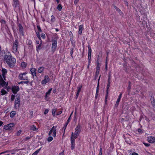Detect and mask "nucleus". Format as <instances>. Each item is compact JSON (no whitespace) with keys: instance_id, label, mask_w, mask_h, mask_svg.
Instances as JSON below:
<instances>
[{"instance_id":"f257e3e1","label":"nucleus","mask_w":155,"mask_h":155,"mask_svg":"<svg viewBox=\"0 0 155 155\" xmlns=\"http://www.w3.org/2000/svg\"><path fill=\"white\" fill-rule=\"evenodd\" d=\"M4 59L6 63L10 68H13L15 66L16 60L11 54L5 55L4 56Z\"/></svg>"},{"instance_id":"f03ea898","label":"nucleus","mask_w":155,"mask_h":155,"mask_svg":"<svg viewBox=\"0 0 155 155\" xmlns=\"http://www.w3.org/2000/svg\"><path fill=\"white\" fill-rule=\"evenodd\" d=\"M19 42L17 39H16L13 42L12 45V52L15 54H17L18 53V45Z\"/></svg>"},{"instance_id":"7ed1b4c3","label":"nucleus","mask_w":155,"mask_h":155,"mask_svg":"<svg viewBox=\"0 0 155 155\" xmlns=\"http://www.w3.org/2000/svg\"><path fill=\"white\" fill-rule=\"evenodd\" d=\"M57 126H53L50 130L48 133L49 135H51L54 137H55L56 134Z\"/></svg>"},{"instance_id":"20e7f679","label":"nucleus","mask_w":155,"mask_h":155,"mask_svg":"<svg viewBox=\"0 0 155 155\" xmlns=\"http://www.w3.org/2000/svg\"><path fill=\"white\" fill-rule=\"evenodd\" d=\"M20 100L19 96H18L16 99L15 102L14 108L17 109L18 108L20 105Z\"/></svg>"},{"instance_id":"39448f33","label":"nucleus","mask_w":155,"mask_h":155,"mask_svg":"<svg viewBox=\"0 0 155 155\" xmlns=\"http://www.w3.org/2000/svg\"><path fill=\"white\" fill-rule=\"evenodd\" d=\"M8 85V83H6L4 80H3L2 76L0 74V87H3L4 86H7Z\"/></svg>"},{"instance_id":"423d86ee","label":"nucleus","mask_w":155,"mask_h":155,"mask_svg":"<svg viewBox=\"0 0 155 155\" xmlns=\"http://www.w3.org/2000/svg\"><path fill=\"white\" fill-rule=\"evenodd\" d=\"M27 73L24 72L21 73L18 76V78L19 79L21 80H27L28 79V77L26 76Z\"/></svg>"},{"instance_id":"0eeeda50","label":"nucleus","mask_w":155,"mask_h":155,"mask_svg":"<svg viewBox=\"0 0 155 155\" xmlns=\"http://www.w3.org/2000/svg\"><path fill=\"white\" fill-rule=\"evenodd\" d=\"M34 28L35 32H36L37 38L35 37V40L36 41V43L37 44H39V41L38 40V38H39V25H37V28L36 29L35 28V26L34 25Z\"/></svg>"},{"instance_id":"6e6552de","label":"nucleus","mask_w":155,"mask_h":155,"mask_svg":"<svg viewBox=\"0 0 155 155\" xmlns=\"http://www.w3.org/2000/svg\"><path fill=\"white\" fill-rule=\"evenodd\" d=\"M14 126V124L13 123L9 124L4 127V128L5 130H11L12 128Z\"/></svg>"},{"instance_id":"1a4fd4ad","label":"nucleus","mask_w":155,"mask_h":155,"mask_svg":"<svg viewBox=\"0 0 155 155\" xmlns=\"http://www.w3.org/2000/svg\"><path fill=\"white\" fill-rule=\"evenodd\" d=\"M18 30L20 34L22 36L24 35V28L21 24H18Z\"/></svg>"},{"instance_id":"9d476101","label":"nucleus","mask_w":155,"mask_h":155,"mask_svg":"<svg viewBox=\"0 0 155 155\" xmlns=\"http://www.w3.org/2000/svg\"><path fill=\"white\" fill-rule=\"evenodd\" d=\"M52 90L51 88H50L46 93L45 99L46 101H48L50 99V96Z\"/></svg>"},{"instance_id":"9b49d317","label":"nucleus","mask_w":155,"mask_h":155,"mask_svg":"<svg viewBox=\"0 0 155 155\" xmlns=\"http://www.w3.org/2000/svg\"><path fill=\"white\" fill-rule=\"evenodd\" d=\"M12 90L13 94H16L19 91V88L18 86H14L12 88Z\"/></svg>"},{"instance_id":"f8f14e48","label":"nucleus","mask_w":155,"mask_h":155,"mask_svg":"<svg viewBox=\"0 0 155 155\" xmlns=\"http://www.w3.org/2000/svg\"><path fill=\"white\" fill-rule=\"evenodd\" d=\"M50 81V79L48 76L45 75L44 76V79L41 81L42 84H45L48 82Z\"/></svg>"},{"instance_id":"ddd939ff","label":"nucleus","mask_w":155,"mask_h":155,"mask_svg":"<svg viewBox=\"0 0 155 155\" xmlns=\"http://www.w3.org/2000/svg\"><path fill=\"white\" fill-rule=\"evenodd\" d=\"M81 132L80 126L79 125H78L75 128V131L74 134L76 136H78L79 134Z\"/></svg>"},{"instance_id":"4468645a","label":"nucleus","mask_w":155,"mask_h":155,"mask_svg":"<svg viewBox=\"0 0 155 155\" xmlns=\"http://www.w3.org/2000/svg\"><path fill=\"white\" fill-rule=\"evenodd\" d=\"M31 73L34 79H35V78H37L36 75V70L35 68H32L30 69Z\"/></svg>"},{"instance_id":"2eb2a0df","label":"nucleus","mask_w":155,"mask_h":155,"mask_svg":"<svg viewBox=\"0 0 155 155\" xmlns=\"http://www.w3.org/2000/svg\"><path fill=\"white\" fill-rule=\"evenodd\" d=\"M73 113V111L71 113L70 116L69 117V118L68 119V120H67L66 122V123L64 125V127L63 128V129L64 130V133L66 127L68 125V124L70 122V121L71 119V114Z\"/></svg>"},{"instance_id":"dca6fc26","label":"nucleus","mask_w":155,"mask_h":155,"mask_svg":"<svg viewBox=\"0 0 155 155\" xmlns=\"http://www.w3.org/2000/svg\"><path fill=\"white\" fill-rule=\"evenodd\" d=\"M148 142L150 143H155V136L149 137L148 138Z\"/></svg>"},{"instance_id":"f3484780","label":"nucleus","mask_w":155,"mask_h":155,"mask_svg":"<svg viewBox=\"0 0 155 155\" xmlns=\"http://www.w3.org/2000/svg\"><path fill=\"white\" fill-rule=\"evenodd\" d=\"M57 41L56 40L53 41L52 46V49L53 51H54L56 49L57 46Z\"/></svg>"},{"instance_id":"a211bd4d","label":"nucleus","mask_w":155,"mask_h":155,"mask_svg":"<svg viewBox=\"0 0 155 155\" xmlns=\"http://www.w3.org/2000/svg\"><path fill=\"white\" fill-rule=\"evenodd\" d=\"M13 5L15 8L19 7V2L18 0H13Z\"/></svg>"},{"instance_id":"6ab92c4d","label":"nucleus","mask_w":155,"mask_h":155,"mask_svg":"<svg viewBox=\"0 0 155 155\" xmlns=\"http://www.w3.org/2000/svg\"><path fill=\"white\" fill-rule=\"evenodd\" d=\"M78 136H76L75 135V134H74L73 132H72L71 134V140H72L75 141V139L77 138Z\"/></svg>"},{"instance_id":"aec40b11","label":"nucleus","mask_w":155,"mask_h":155,"mask_svg":"<svg viewBox=\"0 0 155 155\" xmlns=\"http://www.w3.org/2000/svg\"><path fill=\"white\" fill-rule=\"evenodd\" d=\"M110 86V83H109L107 85V91H106L107 93H106V95L105 96V103H106L107 101V95H108V89L109 88Z\"/></svg>"},{"instance_id":"412c9836","label":"nucleus","mask_w":155,"mask_h":155,"mask_svg":"<svg viewBox=\"0 0 155 155\" xmlns=\"http://www.w3.org/2000/svg\"><path fill=\"white\" fill-rule=\"evenodd\" d=\"M83 29V26L82 25H80L79 27L78 34L81 35Z\"/></svg>"},{"instance_id":"4be33fe9","label":"nucleus","mask_w":155,"mask_h":155,"mask_svg":"<svg viewBox=\"0 0 155 155\" xmlns=\"http://www.w3.org/2000/svg\"><path fill=\"white\" fill-rule=\"evenodd\" d=\"M100 68L98 66V67H97L96 71L95 72V77L97 78L98 75L100 71Z\"/></svg>"},{"instance_id":"5701e85b","label":"nucleus","mask_w":155,"mask_h":155,"mask_svg":"<svg viewBox=\"0 0 155 155\" xmlns=\"http://www.w3.org/2000/svg\"><path fill=\"white\" fill-rule=\"evenodd\" d=\"M122 93H121L119 95V96L118 97V98L117 99V102H116V104H117V105H118V104L119 103L120 101V99L122 97Z\"/></svg>"},{"instance_id":"b1692460","label":"nucleus","mask_w":155,"mask_h":155,"mask_svg":"<svg viewBox=\"0 0 155 155\" xmlns=\"http://www.w3.org/2000/svg\"><path fill=\"white\" fill-rule=\"evenodd\" d=\"M71 140V148L72 150L74 149L75 147V141L72 140Z\"/></svg>"},{"instance_id":"393cba45","label":"nucleus","mask_w":155,"mask_h":155,"mask_svg":"<svg viewBox=\"0 0 155 155\" xmlns=\"http://www.w3.org/2000/svg\"><path fill=\"white\" fill-rule=\"evenodd\" d=\"M2 76L4 77L5 76V74L7 73V71L6 69L2 68Z\"/></svg>"},{"instance_id":"a878e982","label":"nucleus","mask_w":155,"mask_h":155,"mask_svg":"<svg viewBox=\"0 0 155 155\" xmlns=\"http://www.w3.org/2000/svg\"><path fill=\"white\" fill-rule=\"evenodd\" d=\"M82 86L81 84H79L78 85L77 88L78 90H77V93H78L79 94L80 93L81 91V89L82 88Z\"/></svg>"},{"instance_id":"bb28decb","label":"nucleus","mask_w":155,"mask_h":155,"mask_svg":"<svg viewBox=\"0 0 155 155\" xmlns=\"http://www.w3.org/2000/svg\"><path fill=\"white\" fill-rule=\"evenodd\" d=\"M57 110V108H53L52 110V115L53 116H55L56 115V112Z\"/></svg>"},{"instance_id":"cd10ccee","label":"nucleus","mask_w":155,"mask_h":155,"mask_svg":"<svg viewBox=\"0 0 155 155\" xmlns=\"http://www.w3.org/2000/svg\"><path fill=\"white\" fill-rule=\"evenodd\" d=\"M16 113V112L15 111H12L10 113V117L12 118L13 117Z\"/></svg>"},{"instance_id":"c85d7f7f","label":"nucleus","mask_w":155,"mask_h":155,"mask_svg":"<svg viewBox=\"0 0 155 155\" xmlns=\"http://www.w3.org/2000/svg\"><path fill=\"white\" fill-rule=\"evenodd\" d=\"M100 77H101V75H100V77H99V78L98 80L97 85V88L96 92V95L97 94H98V93L99 92V81L100 79Z\"/></svg>"},{"instance_id":"c756f323","label":"nucleus","mask_w":155,"mask_h":155,"mask_svg":"<svg viewBox=\"0 0 155 155\" xmlns=\"http://www.w3.org/2000/svg\"><path fill=\"white\" fill-rule=\"evenodd\" d=\"M69 35L71 41H73L74 36L73 35L71 31H70L69 32Z\"/></svg>"},{"instance_id":"7c9ffc66","label":"nucleus","mask_w":155,"mask_h":155,"mask_svg":"<svg viewBox=\"0 0 155 155\" xmlns=\"http://www.w3.org/2000/svg\"><path fill=\"white\" fill-rule=\"evenodd\" d=\"M1 94L2 95H5V94H7L6 91L4 89H2L1 91Z\"/></svg>"},{"instance_id":"2f4dec72","label":"nucleus","mask_w":155,"mask_h":155,"mask_svg":"<svg viewBox=\"0 0 155 155\" xmlns=\"http://www.w3.org/2000/svg\"><path fill=\"white\" fill-rule=\"evenodd\" d=\"M31 137H26V138H25V139H23L22 140V141L23 142H25L26 141H27L28 140L30 139H31Z\"/></svg>"},{"instance_id":"473e14b6","label":"nucleus","mask_w":155,"mask_h":155,"mask_svg":"<svg viewBox=\"0 0 155 155\" xmlns=\"http://www.w3.org/2000/svg\"><path fill=\"white\" fill-rule=\"evenodd\" d=\"M27 65V64L25 62H22L21 63V66L23 68H25Z\"/></svg>"},{"instance_id":"72a5a7b5","label":"nucleus","mask_w":155,"mask_h":155,"mask_svg":"<svg viewBox=\"0 0 155 155\" xmlns=\"http://www.w3.org/2000/svg\"><path fill=\"white\" fill-rule=\"evenodd\" d=\"M31 129L33 130H38V128H37L34 125H32L31 126Z\"/></svg>"},{"instance_id":"f704fd0d","label":"nucleus","mask_w":155,"mask_h":155,"mask_svg":"<svg viewBox=\"0 0 155 155\" xmlns=\"http://www.w3.org/2000/svg\"><path fill=\"white\" fill-rule=\"evenodd\" d=\"M53 140V138L51 136H49L47 139V140L49 142H51Z\"/></svg>"},{"instance_id":"c9c22d12","label":"nucleus","mask_w":155,"mask_h":155,"mask_svg":"<svg viewBox=\"0 0 155 155\" xmlns=\"http://www.w3.org/2000/svg\"><path fill=\"white\" fill-rule=\"evenodd\" d=\"M88 54L91 55V47L90 46H88Z\"/></svg>"},{"instance_id":"e433bc0d","label":"nucleus","mask_w":155,"mask_h":155,"mask_svg":"<svg viewBox=\"0 0 155 155\" xmlns=\"http://www.w3.org/2000/svg\"><path fill=\"white\" fill-rule=\"evenodd\" d=\"M151 101L153 106H154L155 105V100L153 98H151Z\"/></svg>"},{"instance_id":"4c0bfd02","label":"nucleus","mask_w":155,"mask_h":155,"mask_svg":"<svg viewBox=\"0 0 155 155\" xmlns=\"http://www.w3.org/2000/svg\"><path fill=\"white\" fill-rule=\"evenodd\" d=\"M51 21L52 22H54L55 21V18L52 15L51 16Z\"/></svg>"},{"instance_id":"58836bf2","label":"nucleus","mask_w":155,"mask_h":155,"mask_svg":"<svg viewBox=\"0 0 155 155\" xmlns=\"http://www.w3.org/2000/svg\"><path fill=\"white\" fill-rule=\"evenodd\" d=\"M27 43L29 45H31L32 43V41L31 40L28 39L27 40Z\"/></svg>"},{"instance_id":"ea45409f","label":"nucleus","mask_w":155,"mask_h":155,"mask_svg":"<svg viewBox=\"0 0 155 155\" xmlns=\"http://www.w3.org/2000/svg\"><path fill=\"white\" fill-rule=\"evenodd\" d=\"M57 8L59 11H61L62 9V7L61 5L60 4H59L57 7Z\"/></svg>"},{"instance_id":"a19ab883","label":"nucleus","mask_w":155,"mask_h":155,"mask_svg":"<svg viewBox=\"0 0 155 155\" xmlns=\"http://www.w3.org/2000/svg\"><path fill=\"white\" fill-rule=\"evenodd\" d=\"M15 96L13 94H12L11 95V101H13L15 99Z\"/></svg>"},{"instance_id":"79ce46f5","label":"nucleus","mask_w":155,"mask_h":155,"mask_svg":"<svg viewBox=\"0 0 155 155\" xmlns=\"http://www.w3.org/2000/svg\"><path fill=\"white\" fill-rule=\"evenodd\" d=\"M39 152V149L37 150L36 151L34 152L31 155H37Z\"/></svg>"},{"instance_id":"37998d69","label":"nucleus","mask_w":155,"mask_h":155,"mask_svg":"<svg viewBox=\"0 0 155 155\" xmlns=\"http://www.w3.org/2000/svg\"><path fill=\"white\" fill-rule=\"evenodd\" d=\"M44 68L43 67H41L39 68V73H41L44 70Z\"/></svg>"},{"instance_id":"c03bdc74","label":"nucleus","mask_w":155,"mask_h":155,"mask_svg":"<svg viewBox=\"0 0 155 155\" xmlns=\"http://www.w3.org/2000/svg\"><path fill=\"white\" fill-rule=\"evenodd\" d=\"M41 37L42 38L44 39L45 38V34H44V33L41 34Z\"/></svg>"},{"instance_id":"a18cd8bd","label":"nucleus","mask_w":155,"mask_h":155,"mask_svg":"<svg viewBox=\"0 0 155 155\" xmlns=\"http://www.w3.org/2000/svg\"><path fill=\"white\" fill-rule=\"evenodd\" d=\"M0 21H1V23L2 24H5L6 23L5 21L3 19H2Z\"/></svg>"},{"instance_id":"49530a36","label":"nucleus","mask_w":155,"mask_h":155,"mask_svg":"<svg viewBox=\"0 0 155 155\" xmlns=\"http://www.w3.org/2000/svg\"><path fill=\"white\" fill-rule=\"evenodd\" d=\"M21 130H19L18 131L17 133V135L18 136L20 135V134H21Z\"/></svg>"},{"instance_id":"de8ad7c7","label":"nucleus","mask_w":155,"mask_h":155,"mask_svg":"<svg viewBox=\"0 0 155 155\" xmlns=\"http://www.w3.org/2000/svg\"><path fill=\"white\" fill-rule=\"evenodd\" d=\"M102 149L101 148H100V152L99 155H102Z\"/></svg>"},{"instance_id":"09e8293b","label":"nucleus","mask_w":155,"mask_h":155,"mask_svg":"<svg viewBox=\"0 0 155 155\" xmlns=\"http://www.w3.org/2000/svg\"><path fill=\"white\" fill-rule=\"evenodd\" d=\"M62 113V110H60L58 112L57 114L56 115H58L61 114Z\"/></svg>"},{"instance_id":"8fccbe9b","label":"nucleus","mask_w":155,"mask_h":155,"mask_svg":"<svg viewBox=\"0 0 155 155\" xmlns=\"http://www.w3.org/2000/svg\"><path fill=\"white\" fill-rule=\"evenodd\" d=\"M97 67H98H98H100V64H99V62L98 60H97Z\"/></svg>"},{"instance_id":"3c124183","label":"nucleus","mask_w":155,"mask_h":155,"mask_svg":"<svg viewBox=\"0 0 155 155\" xmlns=\"http://www.w3.org/2000/svg\"><path fill=\"white\" fill-rule=\"evenodd\" d=\"M48 109H46V110H45L44 112V114H46L48 113Z\"/></svg>"},{"instance_id":"603ef678","label":"nucleus","mask_w":155,"mask_h":155,"mask_svg":"<svg viewBox=\"0 0 155 155\" xmlns=\"http://www.w3.org/2000/svg\"><path fill=\"white\" fill-rule=\"evenodd\" d=\"M79 0H75L74 2V4L75 5H76L79 2Z\"/></svg>"},{"instance_id":"864d4df0","label":"nucleus","mask_w":155,"mask_h":155,"mask_svg":"<svg viewBox=\"0 0 155 155\" xmlns=\"http://www.w3.org/2000/svg\"><path fill=\"white\" fill-rule=\"evenodd\" d=\"M91 55L88 54V59L89 61H91Z\"/></svg>"},{"instance_id":"5fc2aeb1","label":"nucleus","mask_w":155,"mask_h":155,"mask_svg":"<svg viewBox=\"0 0 155 155\" xmlns=\"http://www.w3.org/2000/svg\"><path fill=\"white\" fill-rule=\"evenodd\" d=\"M107 58H106V69H107Z\"/></svg>"},{"instance_id":"6e6d98bb","label":"nucleus","mask_w":155,"mask_h":155,"mask_svg":"<svg viewBox=\"0 0 155 155\" xmlns=\"http://www.w3.org/2000/svg\"><path fill=\"white\" fill-rule=\"evenodd\" d=\"M9 152V151L7 150V151H4V152H2L1 153V154H3V153H7L8 152Z\"/></svg>"},{"instance_id":"4d7b16f0","label":"nucleus","mask_w":155,"mask_h":155,"mask_svg":"<svg viewBox=\"0 0 155 155\" xmlns=\"http://www.w3.org/2000/svg\"><path fill=\"white\" fill-rule=\"evenodd\" d=\"M79 94L77 93L76 94L75 96V97L76 99H77V98L78 97Z\"/></svg>"},{"instance_id":"13d9d810","label":"nucleus","mask_w":155,"mask_h":155,"mask_svg":"<svg viewBox=\"0 0 155 155\" xmlns=\"http://www.w3.org/2000/svg\"><path fill=\"white\" fill-rule=\"evenodd\" d=\"M131 155H138V154L137 153L134 152L131 154Z\"/></svg>"},{"instance_id":"bf43d9fd","label":"nucleus","mask_w":155,"mask_h":155,"mask_svg":"<svg viewBox=\"0 0 155 155\" xmlns=\"http://www.w3.org/2000/svg\"><path fill=\"white\" fill-rule=\"evenodd\" d=\"M90 63H91V61H88V64L87 65V68H89Z\"/></svg>"},{"instance_id":"052dcab7","label":"nucleus","mask_w":155,"mask_h":155,"mask_svg":"<svg viewBox=\"0 0 155 155\" xmlns=\"http://www.w3.org/2000/svg\"><path fill=\"white\" fill-rule=\"evenodd\" d=\"M143 144H144V145L145 146H147V147L149 146V145H150L149 144H148V143H143Z\"/></svg>"},{"instance_id":"680f3d73","label":"nucleus","mask_w":155,"mask_h":155,"mask_svg":"<svg viewBox=\"0 0 155 155\" xmlns=\"http://www.w3.org/2000/svg\"><path fill=\"white\" fill-rule=\"evenodd\" d=\"M22 82H23L27 84L29 82V81H21V83H22Z\"/></svg>"},{"instance_id":"e2e57ef3","label":"nucleus","mask_w":155,"mask_h":155,"mask_svg":"<svg viewBox=\"0 0 155 155\" xmlns=\"http://www.w3.org/2000/svg\"><path fill=\"white\" fill-rule=\"evenodd\" d=\"M5 7L6 8L7 10V11H8V7H7V5L6 4H5Z\"/></svg>"},{"instance_id":"0e129e2a","label":"nucleus","mask_w":155,"mask_h":155,"mask_svg":"<svg viewBox=\"0 0 155 155\" xmlns=\"http://www.w3.org/2000/svg\"><path fill=\"white\" fill-rule=\"evenodd\" d=\"M37 48V51L38 52V49H39V45H37L36 46Z\"/></svg>"},{"instance_id":"69168bd1","label":"nucleus","mask_w":155,"mask_h":155,"mask_svg":"<svg viewBox=\"0 0 155 155\" xmlns=\"http://www.w3.org/2000/svg\"><path fill=\"white\" fill-rule=\"evenodd\" d=\"M3 124V122L0 120V127Z\"/></svg>"},{"instance_id":"338daca9","label":"nucleus","mask_w":155,"mask_h":155,"mask_svg":"<svg viewBox=\"0 0 155 155\" xmlns=\"http://www.w3.org/2000/svg\"><path fill=\"white\" fill-rule=\"evenodd\" d=\"M3 80H4V81H6V78H5L6 77H5V76L4 77H3Z\"/></svg>"},{"instance_id":"774afa93","label":"nucleus","mask_w":155,"mask_h":155,"mask_svg":"<svg viewBox=\"0 0 155 155\" xmlns=\"http://www.w3.org/2000/svg\"><path fill=\"white\" fill-rule=\"evenodd\" d=\"M59 155H64V153L63 152H61L59 154Z\"/></svg>"}]
</instances>
